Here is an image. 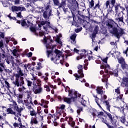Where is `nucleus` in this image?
I'll list each match as a JSON object with an SVG mask.
<instances>
[{
  "mask_svg": "<svg viewBox=\"0 0 128 128\" xmlns=\"http://www.w3.org/2000/svg\"><path fill=\"white\" fill-rule=\"evenodd\" d=\"M96 8H98V10H100V1H98V3L96 4L95 6L93 7L92 10H96Z\"/></svg>",
  "mask_w": 128,
  "mask_h": 128,
  "instance_id": "a878e982",
  "label": "nucleus"
},
{
  "mask_svg": "<svg viewBox=\"0 0 128 128\" xmlns=\"http://www.w3.org/2000/svg\"><path fill=\"white\" fill-rule=\"evenodd\" d=\"M14 110H16V112H17L18 113V115L20 116H22V114L20 113L22 111L24 110V108L22 107H20V108H18V106L16 108H14Z\"/></svg>",
  "mask_w": 128,
  "mask_h": 128,
  "instance_id": "a211bd4d",
  "label": "nucleus"
},
{
  "mask_svg": "<svg viewBox=\"0 0 128 128\" xmlns=\"http://www.w3.org/2000/svg\"><path fill=\"white\" fill-rule=\"evenodd\" d=\"M120 122H122V124H124V122H126V118L124 116H122V117H120Z\"/></svg>",
  "mask_w": 128,
  "mask_h": 128,
  "instance_id": "a19ab883",
  "label": "nucleus"
},
{
  "mask_svg": "<svg viewBox=\"0 0 128 128\" xmlns=\"http://www.w3.org/2000/svg\"><path fill=\"white\" fill-rule=\"evenodd\" d=\"M14 56H10L8 57L7 60H8V61L10 62H14Z\"/></svg>",
  "mask_w": 128,
  "mask_h": 128,
  "instance_id": "603ef678",
  "label": "nucleus"
},
{
  "mask_svg": "<svg viewBox=\"0 0 128 128\" xmlns=\"http://www.w3.org/2000/svg\"><path fill=\"white\" fill-rule=\"evenodd\" d=\"M22 68H24V70H34V67L32 68V64L30 63H28V64H22V65H21Z\"/></svg>",
  "mask_w": 128,
  "mask_h": 128,
  "instance_id": "4468645a",
  "label": "nucleus"
},
{
  "mask_svg": "<svg viewBox=\"0 0 128 128\" xmlns=\"http://www.w3.org/2000/svg\"><path fill=\"white\" fill-rule=\"evenodd\" d=\"M86 22L84 20H82L81 18H78V24H84V22Z\"/></svg>",
  "mask_w": 128,
  "mask_h": 128,
  "instance_id": "473e14b6",
  "label": "nucleus"
},
{
  "mask_svg": "<svg viewBox=\"0 0 128 128\" xmlns=\"http://www.w3.org/2000/svg\"><path fill=\"white\" fill-rule=\"evenodd\" d=\"M96 90L98 94H100V96L104 94V92L102 90V86H97Z\"/></svg>",
  "mask_w": 128,
  "mask_h": 128,
  "instance_id": "dca6fc26",
  "label": "nucleus"
},
{
  "mask_svg": "<svg viewBox=\"0 0 128 128\" xmlns=\"http://www.w3.org/2000/svg\"><path fill=\"white\" fill-rule=\"evenodd\" d=\"M118 64H122L126 62V61H124V58L123 57H120V58H118Z\"/></svg>",
  "mask_w": 128,
  "mask_h": 128,
  "instance_id": "bb28decb",
  "label": "nucleus"
},
{
  "mask_svg": "<svg viewBox=\"0 0 128 128\" xmlns=\"http://www.w3.org/2000/svg\"><path fill=\"white\" fill-rule=\"evenodd\" d=\"M44 88H46V92H50V86H48V85L44 86Z\"/></svg>",
  "mask_w": 128,
  "mask_h": 128,
  "instance_id": "13d9d810",
  "label": "nucleus"
},
{
  "mask_svg": "<svg viewBox=\"0 0 128 128\" xmlns=\"http://www.w3.org/2000/svg\"><path fill=\"white\" fill-rule=\"evenodd\" d=\"M98 32V26H96L94 29V30L92 34L91 38L94 40V38L96 36V34Z\"/></svg>",
  "mask_w": 128,
  "mask_h": 128,
  "instance_id": "f8f14e48",
  "label": "nucleus"
},
{
  "mask_svg": "<svg viewBox=\"0 0 128 128\" xmlns=\"http://www.w3.org/2000/svg\"><path fill=\"white\" fill-rule=\"evenodd\" d=\"M52 8L50 6V3L48 2L46 6H45V11L43 12V18H44V20H48L50 16H52L54 14H52V10L50 8Z\"/></svg>",
  "mask_w": 128,
  "mask_h": 128,
  "instance_id": "20e7f679",
  "label": "nucleus"
},
{
  "mask_svg": "<svg viewBox=\"0 0 128 128\" xmlns=\"http://www.w3.org/2000/svg\"><path fill=\"white\" fill-rule=\"evenodd\" d=\"M76 34H72L70 37V40H72L73 42H74V44H76Z\"/></svg>",
  "mask_w": 128,
  "mask_h": 128,
  "instance_id": "cd10ccee",
  "label": "nucleus"
},
{
  "mask_svg": "<svg viewBox=\"0 0 128 128\" xmlns=\"http://www.w3.org/2000/svg\"><path fill=\"white\" fill-rule=\"evenodd\" d=\"M52 54V50H47L46 51L47 58H50V55Z\"/></svg>",
  "mask_w": 128,
  "mask_h": 128,
  "instance_id": "09e8293b",
  "label": "nucleus"
},
{
  "mask_svg": "<svg viewBox=\"0 0 128 128\" xmlns=\"http://www.w3.org/2000/svg\"><path fill=\"white\" fill-rule=\"evenodd\" d=\"M70 10L72 14V17L74 18L75 16H74V12H76V6L72 5V6H71Z\"/></svg>",
  "mask_w": 128,
  "mask_h": 128,
  "instance_id": "aec40b11",
  "label": "nucleus"
},
{
  "mask_svg": "<svg viewBox=\"0 0 128 128\" xmlns=\"http://www.w3.org/2000/svg\"><path fill=\"white\" fill-rule=\"evenodd\" d=\"M104 112L108 116V120H110V122L112 124L113 126H116V122H118V118L112 115L110 113L107 112Z\"/></svg>",
  "mask_w": 128,
  "mask_h": 128,
  "instance_id": "0eeeda50",
  "label": "nucleus"
},
{
  "mask_svg": "<svg viewBox=\"0 0 128 128\" xmlns=\"http://www.w3.org/2000/svg\"><path fill=\"white\" fill-rule=\"evenodd\" d=\"M78 74H80V76H78V74H74V76H75V78H76V80H78L79 78H84V74L78 73Z\"/></svg>",
  "mask_w": 128,
  "mask_h": 128,
  "instance_id": "6ab92c4d",
  "label": "nucleus"
},
{
  "mask_svg": "<svg viewBox=\"0 0 128 128\" xmlns=\"http://www.w3.org/2000/svg\"><path fill=\"white\" fill-rule=\"evenodd\" d=\"M82 30V28H77L75 30V32H76L78 33V32H81Z\"/></svg>",
  "mask_w": 128,
  "mask_h": 128,
  "instance_id": "0e129e2a",
  "label": "nucleus"
},
{
  "mask_svg": "<svg viewBox=\"0 0 128 128\" xmlns=\"http://www.w3.org/2000/svg\"><path fill=\"white\" fill-rule=\"evenodd\" d=\"M80 50V52H82L80 53V60H82V58H88V60L89 61L92 60H94V56H89L88 52H86V50Z\"/></svg>",
  "mask_w": 128,
  "mask_h": 128,
  "instance_id": "6e6552de",
  "label": "nucleus"
},
{
  "mask_svg": "<svg viewBox=\"0 0 128 128\" xmlns=\"http://www.w3.org/2000/svg\"><path fill=\"white\" fill-rule=\"evenodd\" d=\"M118 69H114V70H112V71H110L109 74H110V76H116V78H118Z\"/></svg>",
  "mask_w": 128,
  "mask_h": 128,
  "instance_id": "2eb2a0df",
  "label": "nucleus"
},
{
  "mask_svg": "<svg viewBox=\"0 0 128 128\" xmlns=\"http://www.w3.org/2000/svg\"><path fill=\"white\" fill-rule=\"evenodd\" d=\"M115 20L118 22H124V16L120 18H116Z\"/></svg>",
  "mask_w": 128,
  "mask_h": 128,
  "instance_id": "c9c22d12",
  "label": "nucleus"
},
{
  "mask_svg": "<svg viewBox=\"0 0 128 128\" xmlns=\"http://www.w3.org/2000/svg\"><path fill=\"white\" fill-rule=\"evenodd\" d=\"M33 84L34 86L32 88V90L35 94H38L42 92V88L40 85H36V83H34Z\"/></svg>",
  "mask_w": 128,
  "mask_h": 128,
  "instance_id": "9d476101",
  "label": "nucleus"
},
{
  "mask_svg": "<svg viewBox=\"0 0 128 128\" xmlns=\"http://www.w3.org/2000/svg\"><path fill=\"white\" fill-rule=\"evenodd\" d=\"M94 6V0H91L90 2H89V8H92Z\"/></svg>",
  "mask_w": 128,
  "mask_h": 128,
  "instance_id": "2f4dec72",
  "label": "nucleus"
},
{
  "mask_svg": "<svg viewBox=\"0 0 128 128\" xmlns=\"http://www.w3.org/2000/svg\"><path fill=\"white\" fill-rule=\"evenodd\" d=\"M17 70V73L14 74L16 80L12 84L14 86V88H16V86H17V88L22 86L18 88V92H20L26 90V87L23 86L24 84V78L23 77L24 74L22 70L20 68H18Z\"/></svg>",
  "mask_w": 128,
  "mask_h": 128,
  "instance_id": "f257e3e1",
  "label": "nucleus"
},
{
  "mask_svg": "<svg viewBox=\"0 0 128 128\" xmlns=\"http://www.w3.org/2000/svg\"><path fill=\"white\" fill-rule=\"evenodd\" d=\"M28 112H29L30 116L32 117H34V116L36 117V116H42V115H40V112H37L34 108L31 109V110H29Z\"/></svg>",
  "mask_w": 128,
  "mask_h": 128,
  "instance_id": "9b49d317",
  "label": "nucleus"
},
{
  "mask_svg": "<svg viewBox=\"0 0 128 128\" xmlns=\"http://www.w3.org/2000/svg\"><path fill=\"white\" fill-rule=\"evenodd\" d=\"M66 108V105L64 104H62L60 106H57L58 110H64Z\"/></svg>",
  "mask_w": 128,
  "mask_h": 128,
  "instance_id": "c03bdc74",
  "label": "nucleus"
},
{
  "mask_svg": "<svg viewBox=\"0 0 128 128\" xmlns=\"http://www.w3.org/2000/svg\"><path fill=\"white\" fill-rule=\"evenodd\" d=\"M16 62L17 64H18L19 66H22V64H24V63L22 62V60H16Z\"/></svg>",
  "mask_w": 128,
  "mask_h": 128,
  "instance_id": "49530a36",
  "label": "nucleus"
},
{
  "mask_svg": "<svg viewBox=\"0 0 128 128\" xmlns=\"http://www.w3.org/2000/svg\"><path fill=\"white\" fill-rule=\"evenodd\" d=\"M60 37L58 36V37L56 38V41L58 44H62V42L60 41Z\"/></svg>",
  "mask_w": 128,
  "mask_h": 128,
  "instance_id": "6e6d98bb",
  "label": "nucleus"
},
{
  "mask_svg": "<svg viewBox=\"0 0 128 128\" xmlns=\"http://www.w3.org/2000/svg\"><path fill=\"white\" fill-rule=\"evenodd\" d=\"M46 27L47 28H51L52 26H50V22L48 20H46Z\"/></svg>",
  "mask_w": 128,
  "mask_h": 128,
  "instance_id": "a18cd8bd",
  "label": "nucleus"
},
{
  "mask_svg": "<svg viewBox=\"0 0 128 128\" xmlns=\"http://www.w3.org/2000/svg\"><path fill=\"white\" fill-rule=\"evenodd\" d=\"M80 112H82V107H80L76 110V112L78 115L80 114Z\"/></svg>",
  "mask_w": 128,
  "mask_h": 128,
  "instance_id": "de8ad7c7",
  "label": "nucleus"
},
{
  "mask_svg": "<svg viewBox=\"0 0 128 128\" xmlns=\"http://www.w3.org/2000/svg\"><path fill=\"white\" fill-rule=\"evenodd\" d=\"M121 67L122 70H126L128 68V64H126V62L121 64Z\"/></svg>",
  "mask_w": 128,
  "mask_h": 128,
  "instance_id": "ea45409f",
  "label": "nucleus"
},
{
  "mask_svg": "<svg viewBox=\"0 0 128 128\" xmlns=\"http://www.w3.org/2000/svg\"><path fill=\"white\" fill-rule=\"evenodd\" d=\"M100 96L101 98H98L97 95H94L93 94V96L94 98L95 102H96L100 108H102L100 104H105L107 110L110 112V102H108V100H106L108 98V96L106 94H102Z\"/></svg>",
  "mask_w": 128,
  "mask_h": 128,
  "instance_id": "7ed1b4c3",
  "label": "nucleus"
},
{
  "mask_svg": "<svg viewBox=\"0 0 128 128\" xmlns=\"http://www.w3.org/2000/svg\"><path fill=\"white\" fill-rule=\"evenodd\" d=\"M48 76H49L48 73H46L45 76H41V78H43L45 82H48Z\"/></svg>",
  "mask_w": 128,
  "mask_h": 128,
  "instance_id": "5701e85b",
  "label": "nucleus"
},
{
  "mask_svg": "<svg viewBox=\"0 0 128 128\" xmlns=\"http://www.w3.org/2000/svg\"><path fill=\"white\" fill-rule=\"evenodd\" d=\"M11 8L12 11L13 12H20L18 13H16L17 18H22V12H24V10H26V8L20 6H12Z\"/></svg>",
  "mask_w": 128,
  "mask_h": 128,
  "instance_id": "39448f33",
  "label": "nucleus"
},
{
  "mask_svg": "<svg viewBox=\"0 0 128 128\" xmlns=\"http://www.w3.org/2000/svg\"><path fill=\"white\" fill-rule=\"evenodd\" d=\"M118 8H120V4H118L115 6V12H118Z\"/></svg>",
  "mask_w": 128,
  "mask_h": 128,
  "instance_id": "e2e57ef3",
  "label": "nucleus"
},
{
  "mask_svg": "<svg viewBox=\"0 0 128 128\" xmlns=\"http://www.w3.org/2000/svg\"><path fill=\"white\" fill-rule=\"evenodd\" d=\"M112 12V8L110 10H108V12L106 14L105 16H104L103 18V22H106V18H108V14H110V12Z\"/></svg>",
  "mask_w": 128,
  "mask_h": 128,
  "instance_id": "72a5a7b5",
  "label": "nucleus"
},
{
  "mask_svg": "<svg viewBox=\"0 0 128 128\" xmlns=\"http://www.w3.org/2000/svg\"><path fill=\"white\" fill-rule=\"evenodd\" d=\"M122 84H125V86L128 87V78L124 77L122 78Z\"/></svg>",
  "mask_w": 128,
  "mask_h": 128,
  "instance_id": "b1692460",
  "label": "nucleus"
},
{
  "mask_svg": "<svg viewBox=\"0 0 128 128\" xmlns=\"http://www.w3.org/2000/svg\"><path fill=\"white\" fill-rule=\"evenodd\" d=\"M68 124L69 126H70L72 128H74V126H76V122L74 121H72V122H68Z\"/></svg>",
  "mask_w": 128,
  "mask_h": 128,
  "instance_id": "58836bf2",
  "label": "nucleus"
},
{
  "mask_svg": "<svg viewBox=\"0 0 128 128\" xmlns=\"http://www.w3.org/2000/svg\"><path fill=\"white\" fill-rule=\"evenodd\" d=\"M102 122H104V124H106V126L110 124V123H108V121H106V120H104V118H102Z\"/></svg>",
  "mask_w": 128,
  "mask_h": 128,
  "instance_id": "864d4df0",
  "label": "nucleus"
},
{
  "mask_svg": "<svg viewBox=\"0 0 128 128\" xmlns=\"http://www.w3.org/2000/svg\"><path fill=\"white\" fill-rule=\"evenodd\" d=\"M68 90H65L66 92H68V96H71L72 98L73 99V100H76V98H80V94H78L76 91H74V89L70 90V87L67 86Z\"/></svg>",
  "mask_w": 128,
  "mask_h": 128,
  "instance_id": "423d86ee",
  "label": "nucleus"
},
{
  "mask_svg": "<svg viewBox=\"0 0 128 128\" xmlns=\"http://www.w3.org/2000/svg\"><path fill=\"white\" fill-rule=\"evenodd\" d=\"M115 92L117 94H120V87H118L116 89H115Z\"/></svg>",
  "mask_w": 128,
  "mask_h": 128,
  "instance_id": "3c124183",
  "label": "nucleus"
},
{
  "mask_svg": "<svg viewBox=\"0 0 128 128\" xmlns=\"http://www.w3.org/2000/svg\"><path fill=\"white\" fill-rule=\"evenodd\" d=\"M14 94L15 96H16V98H18L19 99H22V94H16V90L14 92Z\"/></svg>",
  "mask_w": 128,
  "mask_h": 128,
  "instance_id": "7c9ffc66",
  "label": "nucleus"
},
{
  "mask_svg": "<svg viewBox=\"0 0 128 128\" xmlns=\"http://www.w3.org/2000/svg\"><path fill=\"white\" fill-rule=\"evenodd\" d=\"M53 2L54 6H58L60 5V0H52Z\"/></svg>",
  "mask_w": 128,
  "mask_h": 128,
  "instance_id": "79ce46f5",
  "label": "nucleus"
},
{
  "mask_svg": "<svg viewBox=\"0 0 128 128\" xmlns=\"http://www.w3.org/2000/svg\"><path fill=\"white\" fill-rule=\"evenodd\" d=\"M106 8H108V6H110V0H107L106 3L105 4Z\"/></svg>",
  "mask_w": 128,
  "mask_h": 128,
  "instance_id": "774afa93",
  "label": "nucleus"
},
{
  "mask_svg": "<svg viewBox=\"0 0 128 128\" xmlns=\"http://www.w3.org/2000/svg\"><path fill=\"white\" fill-rule=\"evenodd\" d=\"M77 68H78V74H84V70H82V65L79 64Z\"/></svg>",
  "mask_w": 128,
  "mask_h": 128,
  "instance_id": "393cba45",
  "label": "nucleus"
},
{
  "mask_svg": "<svg viewBox=\"0 0 128 128\" xmlns=\"http://www.w3.org/2000/svg\"><path fill=\"white\" fill-rule=\"evenodd\" d=\"M54 52H55L56 54H58L61 53V52H60V50L58 49H56L54 50Z\"/></svg>",
  "mask_w": 128,
  "mask_h": 128,
  "instance_id": "69168bd1",
  "label": "nucleus"
},
{
  "mask_svg": "<svg viewBox=\"0 0 128 128\" xmlns=\"http://www.w3.org/2000/svg\"><path fill=\"white\" fill-rule=\"evenodd\" d=\"M18 104H24V100L22 99L18 98Z\"/></svg>",
  "mask_w": 128,
  "mask_h": 128,
  "instance_id": "338daca9",
  "label": "nucleus"
},
{
  "mask_svg": "<svg viewBox=\"0 0 128 128\" xmlns=\"http://www.w3.org/2000/svg\"><path fill=\"white\" fill-rule=\"evenodd\" d=\"M22 50H17L16 49H14L12 50V54H14V56H16V52H22Z\"/></svg>",
  "mask_w": 128,
  "mask_h": 128,
  "instance_id": "4c0bfd02",
  "label": "nucleus"
},
{
  "mask_svg": "<svg viewBox=\"0 0 128 128\" xmlns=\"http://www.w3.org/2000/svg\"><path fill=\"white\" fill-rule=\"evenodd\" d=\"M30 30H31V32H36V30L34 27L30 28Z\"/></svg>",
  "mask_w": 128,
  "mask_h": 128,
  "instance_id": "052dcab7",
  "label": "nucleus"
},
{
  "mask_svg": "<svg viewBox=\"0 0 128 128\" xmlns=\"http://www.w3.org/2000/svg\"><path fill=\"white\" fill-rule=\"evenodd\" d=\"M101 34H104V36H108V30H106V28H102L101 30Z\"/></svg>",
  "mask_w": 128,
  "mask_h": 128,
  "instance_id": "f704fd0d",
  "label": "nucleus"
},
{
  "mask_svg": "<svg viewBox=\"0 0 128 128\" xmlns=\"http://www.w3.org/2000/svg\"><path fill=\"white\" fill-rule=\"evenodd\" d=\"M114 24H116V22L114 20H109L106 21V26L110 34H114V36L119 39L123 34H125L126 32H124V30L122 28L118 29L116 27L114 26Z\"/></svg>",
  "mask_w": 128,
  "mask_h": 128,
  "instance_id": "f03ea898",
  "label": "nucleus"
},
{
  "mask_svg": "<svg viewBox=\"0 0 128 128\" xmlns=\"http://www.w3.org/2000/svg\"><path fill=\"white\" fill-rule=\"evenodd\" d=\"M72 26H74L76 28H78L80 26V24L74 20V17H73V22H72Z\"/></svg>",
  "mask_w": 128,
  "mask_h": 128,
  "instance_id": "c85d7f7f",
  "label": "nucleus"
},
{
  "mask_svg": "<svg viewBox=\"0 0 128 128\" xmlns=\"http://www.w3.org/2000/svg\"><path fill=\"white\" fill-rule=\"evenodd\" d=\"M38 120H44V116H39L36 117H32L30 124L31 126H34V124H38Z\"/></svg>",
  "mask_w": 128,
  "mask_h": 128,
  "instance_id": "1a4fd4ad",
  "label": "nucleus"
},
{
  "mask_svg": "<svg viewBox=\"0 0 128 128\" xmlns=\"http://www.w3.org/2000/svg\"><path fill=\"white\" fill-rule=\"evenodd\" d=\"M96 110H93V112H92V116H93L94 118L96 116Z\"/></svg>",
  "mask_w": 128,
  "mask_h": 128,
  "instance_id": "680f3d73",
  "label": "nucleus"
},
{
  "mask_svg": "<svg viewBox=\"0 0 128 128\" xmlns=\"http://www.w3.org/2000/svg\"><path fill=\"white\" fill-rule=\"evenodd\" d=\"M6 112L8 113V114H14V116H16V112H14V110H12V108H9L6 110Z\"/></svg>",
  "mask_w": 128,
  "mask_h": 128,
  "instance_id": "412c9836",
  "label": "nucleus"
},
{
  "mask_svg": "<svg viewBox=\"0 0 128 128\" xmlns=\"http://www.w3.org/2000/svg\"><path fill=\"white\" fill-rule=\"evenodd\" d=\"M72 2L75 6H78V3L76 1V0H72Z\"/></svg>",
  "mask_w": 128,
  "mask_h": 128,
  "instance_id": "bf43d9fd",
  "label": "nucleus"
},
{
  "mask_svg": "<svg viewBox=\"0 0 128 128\" xmlns=\"http://www.w3.org/2000/svg\"><path fill=\"white\" fill-rule=\"evenodd\" d=\"M21 25L22 26H28V24H26V19H23L21 20Z\"/></svg>",
  "mask_w": 128,
  "mask_h": 128,
  "instance_id": "e433bc0d",
  "label": "nucleus"
},
{
  "mask_svg": "<svg viewBox=\"0 0 128 128\" xmlns=\"http://www.w3.org/2000/svg\"><path fill=\"white\" fill-rule=\"evenodd\" d=\"M32 98H30V102H28V104H26V108L28 110H32V106H34V103L32 102Z\"/></svg>",
  "mask_w": 128,
  "mask_h": 128,
  "instance_id": "ddd939ff",
  "label": "nucleus"
},
{
  "mask_svg": "<svg viewBox=\"0 0 128 128\" xmlns=\"http://www.w3.org/2000/svg\"><path fill=\"white\" fill-rule=\"evenodd\" d=\"M98 114L97 115L98 118H100V116H104V112H98Z\"/></svg>",
  "mask_w": 128,
  "mask_h": 128,
  "instance_id": "4d7b16f0",
  "label": "nucleus"
},
{
  "mask_svg": "<svg viewBox=\"0 0 128 128\" xmlns=\"http://www.w3.org/2000/svg\"><path fill=\"white\" fill-rule=\"evenodd\" d=\"M26 82L28 84V86H32V82L30 80H26Z\"/></svg>",
  "mask_w": 128,
  "mask_h": 128,
  "instance_id": "5fc2aeb1",
  "label": "nucleus"
},
{
  "mask_svg": "<svg viewBox=\"0 0 128 128\" xmlns=\"http://www.w3.org/2000/svg\"><path fill=\"white\" fill-rule=\"evenodd\" d=\"M4 84H5V86L6 88H10V83H8V81L5 80Z\"/></svg>",
  "mask_w": 128,
  "mask_h": 128,
  "instance_id": "8fccbe9b",
  "label": "nucleus"
},
{
  "mask_svg": "<svg viewBox=\"0 0 128 128\" xmlns=\"http://www.w3.org/2000/svg\"><path fill=\"white\" fill-rule=\"evenodd\" d=\"M70 98H68L66 97L64 98V102L68 104H70L72 102V100H74V99L72 98V96H70Z\"/></svg>",
  "mask_w": 128,
  "mask_h": 128,
  "instance_id": "4be33fe9",
  "label": "nucleus"
},
{
  "mask_svg": "<svg viewBox=\"0 0 128 128\" xmlns=\"http://www.w3.org/2000/svg\"><path fill=\"white\" fill-rule=\"evenodd\" d=\"M37 66H36V70H40V69L42 68V63L40 62H38Z\"/></svg>",
  "mask_w": 128,
  "mask_h": 128,
  "instance_id": "c756f323",
  "label": "nucleus"
},
{
  "mask_svg": "<svg viewBox=\"0 0 128 128\" xmlns=\"http://www.w3.org/2000/svg\"><path fill=\"white\" fill-rule=\"evenodd\" d=\"M12 106H14V108H16V107L18 106V104H16V102L14 101V100H12Z\"/></svg>",
  "mask_w": 128,
  "mask_h": 128,
  "instance_id": "37998d69",
  "label": "nucleus"
},
{
  "mask_svg": "<svg viewBox=\"0 0 128 128\" xmlns=\"http://www.w3.org/2000/svg\"><path fill=\"white\" fill-rule=\"evenodd\" d=\"M66 6V0H62L60 3L58 5V8H64Z\"/></svg>",
  "mask_w": 128,
  "mask_h": 128,
  "instance_id": "f3484780",
  "label": "nucleus"
}]
</instances>
